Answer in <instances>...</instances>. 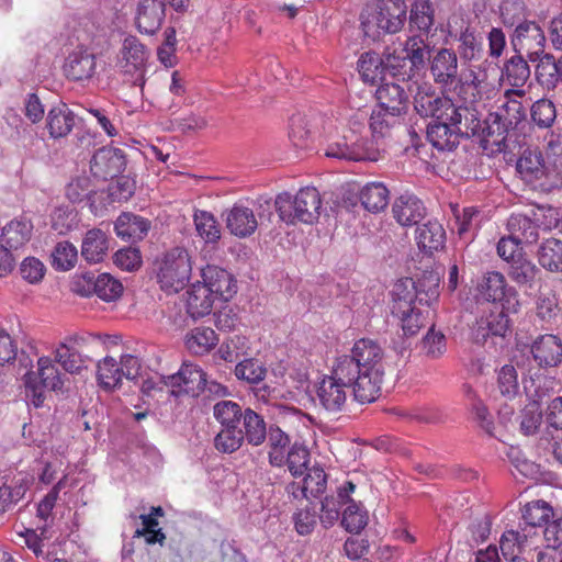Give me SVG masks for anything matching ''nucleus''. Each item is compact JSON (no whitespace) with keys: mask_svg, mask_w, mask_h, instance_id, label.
Masks as SVG:
<instances>
[{"mask_svg":"<svg viewBox=\"0 0 562 562\" xmlns=\"http://www.w3.org/2000/svg\"><path fill=\"white\" fill-rule=\"evenodd\" d=\"M415 238L420 250L431 254L443 248L446 231L437 220H429L416 228Z\"/></svg>","mask_w":562,"mask_h":562,"instance_id":"31","label":"nucleus"},{"mask_svg":"<svg viewBox=\"0 0 562 562\" xmlns=\"http://www.w3.org/2000/svg\"><path fill=\"white\" fill-rule=\"evenodd\" d=\"M252 207L244 203H235L223 213L226 228L238 237L251 236L258 228L259 220L270 222L272 217V203L270 198L260 196L252 202Z\"/></svg>","mask_w":562,"mask_h":562,"instance_id":"5","label":"nucleus"},{"mask_svg":"<svg viewBox=\"0 0 562 562\" xmlns=\"http://www.w3.org/2000/svg\"><path fill=\"white\" fill-rule=\"evenodd\" d=\"M423 202L414 195L403 194L392 206L393 216L402 226H413L425 216Z\"/></svg>","mask_w":562,"mask_h":562,"instance_id":"29","label":"nucleus"},{"mask_svg":"<svg viewBox=\"0 0 562 562\" xmlns=\"http://www.w3.org/2000/svg\"><path fill=\"white\" fill-rule=\"evenodd\" d=\"M457 50L464 63L480 60L484 54L483 38L467 27L458 36Z\"/></svg>","mask_w":562,"mask_h":562,"instance_id":"42","label":"nucleus"},{"mask_svg":"<svg viewBox=\"0 0 562 562\" xmlns=\"http://www.w3.org/2000/svg\"><path fill=\"white\" fill-rule=\"evenodd\" d=\"M553 516L552 507L544 501H535L528 503L522 510V518L526 526L524 528H532V531L538 535L540 540L539 528L549 522V518Z\"/></svg>","mask_w":562,"mask_h":562,"instance_id":"41","label":"nucleus"},{"mask_svg":"<svg viewBox=\"0 0 562 562\" xmlns=\"http://www.w3.org/2000/svg\"><path fill=\"white\" fill-rule=\"evenodd\" d=\"M536 61L535 74L538 82L547 89L554 88L560 81L558 60L552 55L542 53Z\"/></svg>","mask_w":562,"mask_h":562,"instance_id":"50","label":"nucleus"},{"mask_svg":"<svg viewBox=\"0 0 562 562\" xmlns=\"http://www.w3.org/2000/svg\"><path fill=\"white\" fill-rule=\"evenodd\" d=\"M71 290L81 296L94 294L105 302H113L122 295L123 285L109 273L89 271L75 277Z\"/></svg>","mask_w":562,"mask_h":562,"instance_id":"10","label":"nucleus"},{"mask_svg":"<svg viewBox=\"0 0 562 562\" xmlns=\"http://www.w3.org/2000/svg\"><path fill=\"white\" fill-rule=\"evenodd\" d=\"M202 284L213 293L216 299L228 301L237 291L233 276L223 268L209 265L201 272Z\"/></svg>","mask_w":562,"mask_h":562,"instance_id":"23","label":"nucleus"},{"mask_svg":"<svg viewBox=\"0 0 562 562\" xmlns=\"http://www.w3.org/2000/svg\"><path fill=\"white\" fill-rule=\"evenodd\" d=\"M539 272V268L524 256L509 263L508 276L518 285L532 288Z\"/></svg>","mask_w":562,"mask_h":562,"instance_id":"53","label":"nucleus"},{"mask_svg":"<svg viewBox=\"0 0 562 562\" xmlns=\"http://www.w3.org/2000/svg\"><path fill=\"white\" fill-rule=\"evenodd\" d=\"M368 512L350 498L341 513V526L351 533H359L368 525Z\"/></svg>","mask_w":562,"mask_h":562,"instance_id":"52","label":"nucleus"},{"mask_svg":"<svg viewBox=\"0 0 562 562\" xmlns=\"http://www.w3.org/2000/svg\"><path fill=\"white\" fill-rule=\"evenodd\" d=\"M356 485L351 481L345 482L337 490V495L327 496L322 502L321 522L324 527H331L341 516V507L350 502V495L355 492Z\"/></svg>","mask_w":562,"mask_h":562,"instance_id":"24","label":"nucleus"},{"mask_svg":"<svg viewBox=\"0 0 562 562\" xmlns=\"http://www.w3.org/2000/svg\"><path fill=\"white\" fill-rule=\"evenodd\" d=\"M165 15V0H139L136 8V26L140 33L153 35L160 29Z\"/></svg>","mask_w":562,"mask_h":562,"instance_id":"22","label":"nucleus"},{"mask_svg":"<svg viewBox=\"0 0 562 562\" xmlns=\"http://www.w3.org/2000/svg\"><path fill=\"white\" fill-rule=\"evenodd\" d=\"M108 250V239L101 229H90L87 232L82 245L81 256L92 263L103 260Z\"/></svg>","mask_w":562,"mask_h":562,"instance_id":"40","label":"nucleus"},{"mask_svg":"<svg viewBox=\"0 0 562 562\" xmlns=\"http://www.w3.org/2000/svg\"><path fill=\"white\" fill-rule=\"evenodd\" d=\"M148 52L135 36H127L122 45L117 67L125 80L133 86L144 88Z\"/></svg>","mask_w":562,"mask_h":562,"instance_id":"9","label":"nucleus"},{"mask_svg":"<svg viewBox=\"0 0 562 562\" xmlns=\"http://www.w3.org/2000/svg\"><path fill=\"white\" fill-rule=\"evenodd\" d=\"M33 225L26 218H15L2 229V240L11 249H19L31 238Z\"/></svg>","mask_w":562,"mask_h":562,"instance_id":"39","label":"nucleus"},{"mask_svg":"<svg viewBox=\"0 0 562 562\" xmlns=\"http://www.w3.org/2000/svg\"><path fill=\"white\" fill-rule=\"evenodd\" d=\"M358 196L366 211L379 213L387 206L390 191L382 182H370L359 191Z\"/></svg>","mask_w":562,"mask_h":562,"instance_id":"36","label":"nucleus"},{"mask_svg":"<svg viewBox=\"0 0 562 562\" xmlns=\"http://www.w3.org/2000/svg\"><path fill=\"white\" fill-rule=\"evenodd\" d=\"M379 106L404 114L408 108V94L406 89L396 82H384L375 91Z\"/></svg>","mask_w":562,"mask_h":562,"instance_id":"28","label":"nucleus"},{"mask_svg":"<svg viewBox=\"0 0 562 562\" xmlns=\"http://www.w3.org/2000/svg\"><path fill=\"white\" fill-rule=\"evenodd\" d=\"M303 476L302 493L304 497L317 496L326 488L327 476L323 468L314 465Z\"/></svg>","mask_w":562,"mask_h":562,"instance_id":"60","label":"nucleus"},{"mask_svg":"<svg viewBox=\"0 0 562 562\" xmlns=\"http://www.w3.org/2000/svg\"><path fill=\"white\" fill-rule=\"evenodd\" d=\"M447 121L452 123L460 137H477L483 133L481 115L473 103L461 105L453 103Z\"/></svg>","mask_w":562,"mask_h":562,"instance_id":"21","label":"nucleus"},{"mask_svg":"<svg viewBox=\"0 0 562 562\" xmlns=\"http://www.w3.org/2000/svg\"><path fill=\"white\" fill-rule=\"evenodd\" d=\"M340 368L334 363L330 374L324 375L316 384L318 404L328 413L341 412L347 403L349 390L353 391V381L340 376Z\"/></svg>","mask_w":562,"mask_h":562,"instance_id":"7","label":"nucleus"},{"mask_svg":"<svg viewBox=\"0 0 562 562\" xmlns=\"http://www.w3.org/2000/svg\"><path fill=\"white\" fill-rule=\"evenodd\" d=\"M533 361L540 368H555L562 362V339L552 334L538 336L530 345Z\"/></svg>","mask_w":562,"mask_h":562,"instance_id":"19","label":"nucleus"},{"mask_svg":"<svg viewBox=\"0 0 562 562\" xmlns=\"http://www.w3.org/2000/svg\"><path fill=\"white\" fill-rule=\"evenodd\" d=\"M245 408L237 402L222 400L213 406V417L221 429L214 437V448L221 453H228L237 430L241 424Z\"/></svg>","mask_w":562,"mask_h":562,"instance_id":"8","label":"nucleus"},{"mask_svg":"<svg viewBox=\"0 0 562 562\" xmlns=\"http://www.w3.org/2000/svg\"><path fill=\"white\" fill-rule=\"evenodd\" d=\"M429 143L440 151H451L460 143V135L451 122L431 121L426 131Z\"/></svg>","mask_w":562,"mask_h":562,"instance_id":"27","label":"nucleus"},{"mask_svg":"<svg viewBox=\"0 0 562 562\" xmlns=\"http://www.w3.org/2000/svg\"><path fill=\"white\" fill-rule=\"evenodd\" d=\"M429 71L434 81L441 87H450L457 82L459 63L456 52L449 48H439L429 56Z\"/></svg>","mask_w":562,"mask_h":562,"instance_id":"16","label":"nucleus"},{"mask_svg":"<svg viewBox=\"0 0 562 562\" xmlns=\"http://www.w3.org/2000/svg\"><path fill=\"white\" fill-rule=\"evenodd\" d=\"M88 357L81 356L67 344H60L54 351V360L59 363L63 369L71 374L80 373L86 368Z\"/></svg>","mask_w":562,"mask_h":562,"instance_id":"55","label":"nucleus"},{"mask_svg":"<svg viewBox=\"0 0 562 562\" xmlns=\"http://www.w3.org/2000/svg\"><path fill=\"white\" fill-rule=\"evenodd\" d=\"M37 373L40 383L47 390H60L63 387L61 373L58 371L53 360L48 357H42L37 361Z\"/></svg>","mask_w":562,"mask_h":562,"instance_id":"57","label":"nucleus"},{"mask_svg":"<svg viewBox=\"0 0 562 562\" xmlns=\"http://www.w3.org/2000/svg\"><path fill=\"white\" fill-rule=\"evenodd\" d=\"M502 116L496 112L490 113L484 121L481 122L482 135H477L485 143L501 145L505 142L510 127L506 126Z\"/></svg>","mask_w":562,"mask_h":562,"instance_id":"46","label":"nucleus"},{"mask_svg":"<svg viewBox=\"0 0 562 562\" xmlns=\"http://www.w3.org/2000/svg\"><path fill=\"white\" fill-rule=\"evenodd\" d=\"M538 224L528 215L512 214L507 220V231L522 244H533L539 238Z\"/></svg>","mask_w":562,"mask_h":562,"instance_id":"37","label":"nucleus"},{"mask_svg":"<svg viewBox=\"0 0 562 562\" xmlns=\"http://www.w3.org/2000/svg\"><path fill=\"white\" fill-rule=\"evenodd\" d=\"M407 5L404 0H379L375 8H366L361 15V27L366 36L373 40L381 34H394L406 21Z\"/></svg>","mask_w":562,"mask_h":562,"instance_id":"4","label":"nucleus"},{"mask_svg":"<svg viewBox=\"0 0 562 562\" xmlns=\"http://www.w3.org/2000/svg\"><path fill=\"white\" fill-rule=\"evenodd\" d=\"M524 95L525 91L522 89L507 90L504 94L505 101L496 112L499 116H502L503 122H505V124H507L506 126L510 127V130L516 128L519 123L526 120L525 106L519 100L514 98H521Z\"/></svg>","mask_w":562,"mask_h":562,"instance_id":"33","label":"nucleus"},{"mask_svg":"<svg viewBox=\"0 0 562 562\" xmlns=\"http://www.w3.org/2000/svg\"><path fill=\"white\" fill-rule=\"evenodd\" d=\"M539 263L547 270H562V241L555 238L544 240L538 251Z\"/></svg>","mask_w":562,"mask_h":562,"instance_id":"49","label":"nucleus"},{"mask_svg":"<svg viewBox=\"0 0 562 562\" xmlns=\"http://www.w3.org/2000/svg\"><path fill=\"white\" fill-rule=\"evenodd\" d=\"M487 75L481 66H471L467 72L458 76L456 89L458 95L465 103L476 102L481 91L486 85Z\"/></svg>","mask_w":562,"mask_h":562,"instance_id":"26","label":"nucleus"},{"mask_svg":"<svg viewBox=\"0 0 562 562\" xmlns=\"http://www.w3.org/2000/svg\"><path fill=\"white\" fill-rule=\"evenodd\" d=\"M453 101L445 95L438 94L430 85H423L417 88L414 95V108L423 117H431L432 121H447Z\"/></svg>","mask_w":562,"mask_h":562,"instance_id":"15","label":"nucleus"},{"mask_svg":"<svg viewBox=\"0 0 562 562\" xmlns=\"http://www.w3.org/2000/svg\"><path fill=\"white\" fill-rule=\"evenodd\" d=\"M193 221L198 235L206 244H215L220 240L221 227L211 212L198 210L194 212Z\"/></svg>","mask_w":562,"mask_h":562,"instance_id":"48","label":"nucleus"},{"mask_svg":"<svg viewBox=\"0 0 562 562\" xmlns=\"http://www.w3.org/2000/svg\"><path fill=\"white\" fill-rule=\"evenodd\" d=\"M524 56L517 53L504 66L506 80L516 88H521L530 77V68Z\"/></svg>","mask_w":562,"mask_h":562,"instance_id":"54","label":"nucleus"},{"mask_svg":"<svg viewBox=\"0 0 562 562\" xmlns=\"http://www.w3.org/2000/svg\"><path fill=\"white\" fill-rule=\"evenodd\" d=\"M164 385L171 389L173 396L188 394L192 396L199 395L206 384L205 373L195 364L183 363L177 373L170 375H161Z\"/></svg>","mask_w":562,"mask_h":562,"instance_id":"13","label":"nucleus"},{"mask_svg":"<svg viewBox=\"0 0 562 562\" xmlns=\"http://www.w3.org/2000/svg\"><path fill=\"white\" fill-rule=\"evenodd\" d=\"M393 305L392 314H403L416 307V282L411 279L398 280L392 290Z\"/></svg>","mask_w":562,"mask_h":562,"instance_id":"38","label":"nucleus"},{"mask_svg":"<svg viewBox=\"0 0 562 562\" xmlns=\"http://www.w3.org/2000/svg\"><path fill=\"white\" fill-rule=\"evenodd\" d=\"M266 373L267 370L263 364L254 358L244 359L235 367L236 378L250 384L261 382L265 379Z\"/></svg>","mask_w":562,"mask_h":562,"instance_id":"61","label":"nucleus"},{"mask_svg":"<svg viewBox=\"0 0 562 562\" xmlns=\"http://www.w3.org/2000/svg\"><path fill=\"white\" fill-rule=\"evenodd\" d=\"M512 45L516 53L535 63L544 53L546 36L539 24L524 21L516 26Z\"/></svg>","mask_w":562,"mask_h":562,"instance_id":"12","label":"nucleus"},{"mask_svg":"<svg viewBox=\"0 0 562 562\" xmlns=\"http://www.w3.org/2000/svg\"><path fill=\"white\" fill-rule=\"evenodd\" d=\"M123 150L104 146L99 148L90 161V170L95 178L108 180L117 177L125 168Z\"/></svg>","mask_w":562,"mask_h":562,"instance_id":"17","label":"nucleus"},{"mask_svg":"<svg viewBox=\"0 0 562 562\" xmlns=\"http://www.w3.org/2000/svg\"><path fill=\"white\" fill-rule=\"evenodd\" d=\"M217 342L218 337L210 327H195L186 337V346L194 355L209 352Z\"/></svg>","mask_w":562,"mask_h":562,"instance_id":"43","label":"nucleus"},{"mask_svg":"<svg viewBox=\"0 0 562 562\" xmlns=\"http://www.w3.org/2000/svg\"><path fill=\"white\" fill-rule=\"evenodd\" d=\"M150 228V222L133 213H122L114 223L116 235L136 241L143 239Z\"/></svg>","mask_w":562,"mask_h":562,"instance_id":"32","label":"nucleus"},{"mask_svg":"<svg viewBox=\"0 0 562 562\" xmlns=\"http://www.w3.org/2000/svg\"><path fill=\"white\" fill-rule=\"evenodd\" d=\"M64 72L72 81L90 80L97 72L95 55L88 48L74 49L65 60Z\"/></svg>","mask_w":562,"mask_h":562,"instance_id":"20","label":"nucleus"},{"mask_svg":"<svg viewBox=\"0 0 562 562\" xmlns=\"http://www.w3.org/2000/svg\"><path fill=\"white\" fill-rule=\"evenodd\" d=\"M289 137L294 146L305 147L312 135L310 121L305 114L295 113L290 119Z\"/></svg>","mask_w":562,"mask_h":562,"instance_id":"62","label":"nucleus"},{"mask_svg":"<svg viewBox=\"0 0 562 562\" xmlns=\"http://www.w3.org/2000/svg\"><path fill=\"white\" fill-rule=\"evenodd\" d=\"M384 352L372 339H359L349 355L340 356L335 363L340 368V376L353 381V396L360 403L375 401L381 392L384 376Z\"/></svg>","mask_w":562,"mask_h":562,"instance_id":"1","label":"nucleus"},{"mask_svg":"<svg viewBox=\"0 0 562 562\" xmlns=\"http://www.w3.org/2000/svg\"><path fill=\"white\" fill-rule=\"evenodd\" d=\"M503 306L501 308L495 306V311H492L477 323L476 340H485L490 335L499 337L506 335L509 330V318Z\"/></svg>","mask_w":562,"mask_h":562,"instance_id":"34","label":"nucleus"},{"mask_svg":"<svg viewBox=\"0 0 562 562\" xmlns=\"http://www.w3.org/2000/svg\"><path fill=\"white\" fill-rule=\"evenodd\" d=\"M268 430L269 427H267L263 416L252 408L246 407L241 424L227 454L239 450L245 442L252 447L261 446L267 439Z\"/></svg>","mask_w":562,"mask_h":562,"instance_id":"14","label":"nucleus"},{"mask_svg":"<svg viewBox=\"0 0 562 562\" xmlns=\"http://www.w3.org/2000/svg\"><path fill=\"white\" fill-rule=\"evenodd\" d=\"M29 488V481L24 477L14 479L10 484L0 480V513H5L18 504Z\"/></svg>","mask_w":562,"mask_h":562,"instance_id":"45","label":"nucleus"},{"mask_svg":"<svg viewBox=\"0 0 562 562\" xmlns=\"http://www.w3.org/2000/svg\"><path fill=\"white\" fill-rule=\"evenodd\" d=\"M325 155L329 158L361 161H376L379 147L374 140L359 135L355 130H349L339 138L328 143Z\"/></svg>","mask_w":562,"mask_h":562,"instance_id":"6","label":"nucleus"},{"mask_svg":"<svg viewBox=\"0 0 562 562\" xmlns=\"http://www.w3.org/2000/svg\"><path fill=\"white\" fill-rule=\"evenodd\" d=\"M123 373L113 357H105L97 366V380L104 391H113L121 385Z\"/></svg>","mask_w":562,"mask_h":562,"instance_id":"44","label":"nucleus"},{"mask_svg":"<svg viewBox=\"0 0 562 562\" xmlns=\"http://www.w3.org/2000/svg\"><path fill=\"white\" fill-rule=\"evenodd\" d=\"M497 390L502 396L513 400L519 393L517 370L512 364L503 366L497 372Z\"/></svg>","mask_w":562,"mask_h":562,"instance_id":"59","label":"nucleus"},{"mask_svg":"<svg viewBox=\"0 0 562 562\" xmlns=\"http://www.w3.org/2000/svg\"><path fill=\"white\" fill-rule=\"evenodd\" d=\"M477 291L485 301L501 303L503 308L517 312L519 305L517 291L507 284L501 272L491 271L484 274L477 285Z\"/></svg>","mask_w":562,"mask_h":562,"instance_id":"11","label":"nucleus"},{"mask_svg":"<svg viewBox=\"0 0 562 562\" xmlns=\"http://www.w3.org/2000/svg\"><path fill=\"white\" fill-rule=\"evenodd\" d=\"M215 300L207 286L198 281L187 291V312L194 319L206 316L212 312Z\"/></svg>","mask_w":562,"mask_h":562,"instance_id":"30","label":"nucleus"},{"mask_svg":"<svg viewBox=\"0 0 562 562\" xmlns=\"http://www.w3.org/2000/svg\"><path fill=\"white\" fill-rule=\"evenodd\" d=\"M516 169L521 178L529 183L542 181L548 175V167L538 149H525L517 161ZM539 184L543 187L546 182Z\"/></svg>","mask_w":562,"mask_h":562,"instance_id":"25","label":"nucleus"},{"mask_svg":"<svg viewBox=\"0 0 562 562\" xmlns=\"http://www.w3.org/2000/svg\"><path fill=\"white\" fill-rule=\"evenodd\" d=\"M401 114L378 106L370 115L369 127L373 138H383L400 122Z\"/></svg>","mask_w":562,"mask_h":562,"instance_id":"51","label":"nucleus"},{"mask_svg":"<svg viewBox=\"0 0 562 562\" xmlns=\"http://www.w3.org/2000/svg\"><path fill=\"white\" fill-rule=\"evenodd\" d=\"M403 49L408 63L417 69L424 67L426 59L432 56L429 46L418 36L409 37Z\"/></svg>","mask_w":562,"mask_h":562,"instance_id":"63","label":"nucleus"},{"mask_svg":"<svg viewBox=\"0 0 562 562\" xmlns=\"http://www.w3.org/2000/svg\"><path fill=\"white\" fill-rule=\"evenodd\" d=\"M411 23L420 31H429L434 25V9L429 0H416L411 10Z\"/></svg>","mask_w":562,"mask_h":562,"instance_id":"64","label":"nucleus"},{"mask_svg":"<svg viewBox=\"0 0 562 562\" xmlns=\"http://www.w3.org/2000/svg\"><path fill=\"white\" fill-rule=\"evenodd\" d=\"M358 69L366 82L375 83L384 79L383 57L375 52L363 53L358 60Z\"/></svg>","mask_w":562,"mask_h":562,"instance_id":"47","label":"nucleus"},{"mask_svg":"<svg viewBox=\"0 0 562 562\" xmlns=\"http://www.w3.org/2000/svg\"><path fill=\"white\" fill-rule=\"evenodd\" d=\"M310 458L311 454L308 449L305 446L295 442L286 453L285 465L294 477L302 476L306 473L307 469H310Z\"/></svg>","mask_w":562,"mask_h":562,"instance_id":"56","label":"nucleus"},{"mask_svg":"<svg viewBox=\"0 0 562 562\" xmlns=\"http://www.w3.org/2000/svg\"><path fill=\"white\" fill-rule=\"evenodd\" d=\"M153 271L164 292L178 293L191 278L192 257L184 247H171L155 258Z\"/></svg>","mask_w":562,"mask_h":562,"instance_id":"2","label":"nucleus"},{"mask_svg":"<svg viewBox=\"0 0 562 562\" xmlns=\"http://www.w3.org/2000/svg\"><path fill=\"white\" fill-rule=\"evenodd\" d=\"M274 206L280 220L288 225L313 224L319 217L322 199L317 189L306 187L295 195L289 192L278 194Z\"/></svg>","mask_w":562,"mask_h":562,"instance_id":"3","label":"nucleus"},{"mask_svg":"<svg viewBox=\"0 0 562 562\" xmlns=\"http://www.w3.org/2000/svg\"><path fill=\"white\" fill-rule=\"evenodd\" d=\"M52 266L59 271H67L75 267L78 258L77 248L69 241L58 243L50 255Z\"/></svg>","mask_w":562,"mask_h":562,"instance_id":"58","label":"nucleus"},{"mask_svg":"<svg viewBox=\"0 0 562 562\" xmlns=\"http://www.w3.org/2000/svg\"><path fill=\"white\" fill-rule=\"evenodd\" d=\"M75 125V115L66 104L52 108L46 117V126L53 138L67 136Z\"/></svg>","mask_w":562,"mask_h":562,"instance_id":"35","label":"nucleus"},{"mask_svg":"<svg viewBox=\"0 0 562 562\" xmlns=\"http://www.w3.org/2000/svg\"><path fill=\"white\" fill-rule=\"evenodd\" d=\"M537 543L538 535L532 528L510 529L502 535L499 549L504 559L524 558L527 552L538 549Z\"/></svg>","mask_w":562,"mask_h":562,"instance_id":"18","label":"nucleus"}]
</instances>
